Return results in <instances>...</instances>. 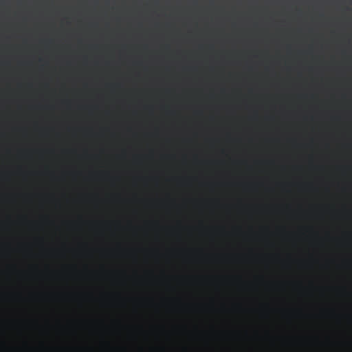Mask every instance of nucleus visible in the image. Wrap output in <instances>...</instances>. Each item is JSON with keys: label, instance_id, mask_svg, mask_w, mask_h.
Wrapping results in <instances>:
<instances>
[{"label": "nucleus", "instance_id": "nucleus-2", "mask_svg": "<svg viewBox=\"0 0 352 352\" xmlns=\"http://www.w3.org/2000/svg\"><path fill=\"white\" fill-rule=\"evenodd\" d=\"M23 41L25 42V39H23Z\"/></svg>", "mask_w": 352, "mask_h": 352}, {"label": "nucleus", "instance_id": "nucleus-1", "mask_svg": "<svg viewBox=\"0 0 352 352\" xmlns=\"http://www.w3.org/2000/svg\"><path fill=\"white\" fill-rule=\"evenodd\" d=\"M23 33H25V30H23Z\"/></svg>", "mask_w": 352, "mask_h": 352}, {"label": "nucleus", "instance_id": "nucleus-4", "mask_svg": "<svg viewBox=\"0 0 352 352\" xmlns=\"http://www.w3.org/2000/svg\"><path fill=\"white\" fill-rule=\"evenodd\" d=\"M23 20H25V17H23Z\"/></svg>", "mask_w": 352, "mask_h": 352}, {"label": "nucleus", "instance_id": "nucleus-3", "mask_svg": "<svg viewBox=\"0 0 352 352\" xmlns=\"http://www.w3.org/2000/svg\"><path fill=\"white\" fill-rule=\"evenodd\" d=\"M23 132H25V129H23Z\"/></svg>", "mask_w": 352, "mask_h": 352}]
</instances>
